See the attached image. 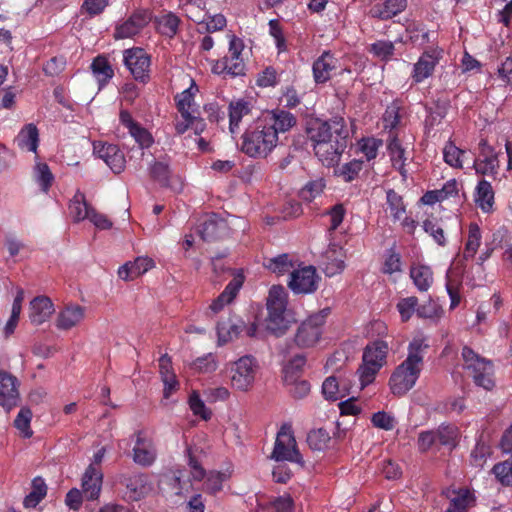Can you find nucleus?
I'll list each match as a JSON object with an SVG mask.
<instances>
[{
	"label": "nucleus",
	"instance_id": "nucleus-56",
	"mask_svg": "<svg viewBox=\"0 0 512 512\" xmlns=\"http://www.w3.org/2000/svg\"><path fill=\"white\" fill-rule=\"evenodd\" d=\"M307 442L313 450L321 451L328 447L330 435L324 429L312 430L307 436Z\"/></svg>",
	"mask_w": 512,
	"mask_h": 512
},
{
	"label": "nucleus",
	"instance_id": "nucleus-46",
	"mask_svg": "<svg viewBox=\"0 0 512 512\" xmlns=\"http://www.w3.org/2000/svg\"><path fill=\"white\" fill-rule=\"evenodd\" d=\"M47 493V486L44 480L36 477L32 481V490L24 499V506L27 508L36 507Z\"/></svg>",
	"mask_w": 512,
	"mask_h": 512
},
{
	"label": "nucleus",
	"instance_id": "nucleus-20",
	"mask_svg": "<svg viewBox=\"0 0 512 512\" xmlns=\"http://www.w3.org/2000/svg\"><path fill=\"white\" fill-rule=\"evenodd\" d=\"M153 490L149 476L143 473L131 476L126 483V496L132 501H139Z\"/></svg>",
	"mask_w": 512,
	"mask_h": 512
},
{
	"label": "nucleus",
	"instance_id": "nucleus-40",
	"mask_svg": "<svg viewBox=\"0 0 512 512\" xmlns=\"http://www.w3.org/2000/svg\"><path fill=\"white\" fill-rule=\"evenodd\" d=\"M388 151L391 158V162L394 168H396L403 178L407 177V170L405 169L406 165V151L402 147L401 143L397 138H393L390 140L388 144Z\"/></svg>",
	"mask_w": 512,
	"mask_h": 512
},
{
	"label": "nucleus",
	"instance_id": "nucleus-30",
	"mask_svg": "<svg viewBox=\"0 0 512 512\" xmlns=\"http://www.w3.org/2000/svg\"><path fill=\"white\" fill-rule=\"evenodd\" d=\"M226 228L227 224L222 218L211 214L201 223L199 233L203 240H212L221 237Z\"/></svg>",
	"mask_w": 512,
	"mask_h": 512
},
{
	"label": "nucleus",
	"instance_id": "nucleus-28",
	"mask_svg": "<svg viewBox=\"0 0 512 512\" xmlns=\"http://www.w3.org/2000/svg\"><path fill=\"white\" fill-rule=\"evenodd\" d=\"M407 0H384L370 9V15L381 20H388L405 10Z\"/></svg>",
	"mask_w": 512,
	"mask_h": 512
},
{
	"label": "nucleus",
	"instance_id": "nucleus-9",
	"mask_svg": "<svg viewBox=\"0 0 512 512\" xmlns=\"http://www.w3.org/2000/svg\"><path fill=\"white\" fill-rule=\"evenodd\" d=\"M123 63L136 81L148 82L151 60L144 49L134 47L124 50Z\"/></svg>",
	"mask_w": 512,
	"mask_h": 512
},
{
	"label": "nucleus",
	"instance_id": "nucleus-5",
	"mask_svg": "<svg viewBox=\"0 0 512 512\" xmlns=\"http://www.w3.org/2000/svg\"><path fill=\"white\" fill-rule=\"evenodd\" d=\"M226 371L231 387L237 391L247 392L255 382L258 362L254 357L245 355L236 361L229 362L226 365Z\"/></svg>",
	"mask_w": 512,
	"mask_h": 512
},
{
	"label": "nucleus",
	"instance_id": "nucleus-13",
	"mask_svg": "<svg viewBox=\"0 0 512 512\" xmlns=\"http://www.w3.org/2000/svg\"><path fill=\"white\" fill-rule=\"evenodd\" d=\"M86 308L76 303H70L56 313L54 325L60 331H70L84 321Z\"/></svg>",
	"mask_w": 512,
	"mask_h": 512
},
{
	"label": "nucleus",
	"instance_id": "nucleus-55",
	"mask_svg": "<svg viewBox=\"0 0 512 512\" xmlns=\"http://www.w3.org/2000/svg\"><path fill=\"white\" fill-rule=\"evenodd\" d=\"M231 476V472L229 470L224 472H216L212 471L208 474L205 489L207 492L211 494H216L222 489V484L226 480H228Z\"/></svg>",
	"mask_w": 512,
	"mask_h": 512
},
{
	"label": "nucleus",
	"instance_id": "nucleus-42",
	"mask_svg": "<svg viewBox=\"0 0 512 512\" xmlns=\"http://www.w3.org/2000/svg\"><path fill=\"white\" fill-rule=\"evenodd\" d=\"M288 293L283 286H272L267 298L268 311H286Z\"/></svg>",
	"mask_w": 512,
	"mask_h": 512
},
{
	"label": "nucleus",
	"instance_id": "nucleus-22",
	"mask_svg": "<svg viewBox=\"0 0 512 512\" xmlns=\"http://www.w3.org/2000/svg\"><path fill=\"white\" fill-rule=\"evenodd\" d=\"M17 147L23 152H31L37 156L40 137L39 130L35 124L24 125L14 139Z\"/></svg>",
	"mask_w": 512,
	"mask_h": 512
},
{
	"label": "nucleus",
	"instance_id": "nucleus-36",
	"mask_svg": "<svg viewBox=\"0 0 512 512\" xmlns=\"http://www.w3.org/2000/svg\"><path fill=\"white\" fill-rule=\"evenodd\" d=\"M251 112L249 102L239 99L229 104V130L231 134L238 132L242 118Z\"/></svg>",
	"mask_w": 512,
	"mask_h": 512
},
{
	"label": "nucleus",
	"instance_id": "nucleus-31",
	"mask_svg": "<svg viewBox=\"0 0 512 512\" xmlns=\"http://www.w3.org/2000/svg\"><path fill=\"white\" fill-rule=\"evenodd\" d=\"M242 284V276H237L232 281H230L225 287L224 291L215 300H213L209 307L210 310L213 313H218L227 304L231 303L232 300L236 297L237 293L239 292Z\"/></svg>",
	"mask_w": 512,
	"mask_h": 512
},
{
	"label": "nucleus",
	"instance_id": "nucleus-38",
	"mask_svg": "<svg viewBox=\"0 0 512 512\" xmlns=\"http://www.w3.org/2000/svg\"><path fill=\"white\" fill-rule=\"evenodd\" d=\"M91 70L99 88L105 86L114 76V70L109 61L104 56H97L92 64Z\"/></svg>",
	"mask_w": 512,
	"mask_h": 512
},
{
	"label": "nucleus",
	"instance_id": "nucleus-44",
	"mask_svg": "<svg viewBox=\"0 0 512 512\" xmlns=\"http://www.w3.org/2000/svg\"><path fill=\"white\" fill-rule=\"evenodd\" d=\"M482 242V233L476 223L468 227V234L464 245L465 258H474Z\"/></svg>",
	"mask_w": 512,
	"mask_h": 512
},
{
	"label": "nucleus",
	"instance_id": "nucleus-54",
	"mask_svg": "<svg viewBox=\"0 0 512 512\" xmlns=\"http://www.w3.org/2000/svg\"><path fill=\"white\" fill-rule=\"evenodd\" d=\"M306 364V358L302 354L295 355L284 366V381H292L294 377L298 378L299 373L302 371Z\"/></svg>",
	"mask_w": 512,
	"mask_h": 512
},
{
	"label": "nucleus",
	"instance_id": "nucleus-24",
	"mask_svg": "<svg viewBox=\"0 0 512 512\" xmlns=\"http://www.w3.org/2000/svg\"><path fill=\"white\" fill-rule=\"evenodd\" d=\"M153 259L149 257H137L134 261H130L119 267L118 276L122 280H133L154 267Z\"/></svg>",
	"mask_w": 512,
	"mask_h": 512
},
{
	"label": "nucleus",
	"instance_id": "nucleus-14",
	"mask_svg": "<svg viewBox=\"0 0 512 512\" xmlns=\"http://www.w3.org/2000/svg\"><path fill=\"white\" fill-rule=\"evenodd\" d=\"M132 452L133 461L143 467L153 465L157 458L154 442L144 431L135 433V444Z\"/></svg>",
	"mask_w": 512,
	"mask_h": 512
},
{
	"label": "nucleus",
	"instance_id": "nucleus-16",
	"mask_svg": "<svg viewBox=\"0 0 512 512\" xmlns=\"http://www.w3.org/2000/svg\"><path fill=\"white\" fill-rule=\"evenodd\" d=\"M19 381L12 374L0 370V406L6 411L16 407L20 400Z\"/></svg>",
	"mask_w": 512,
	"mask_h": 512
},
{
	"label": "nucleus",
	"instance_id": "nucleus-63",
	"mask_svg": "<svg viewBox=\"0 0 512 512\" xmlns=\"http://www.w3.org/2000/svg\"><path fill=\"white\" fill-rule=\"evenodd\" d=\"M405 42H411L415 46H423L429 42V33L421 27H409L406 30Z\"/></svg>",
	"mask_w": 512,
	"mask_h": 512
},
{
	"label": "nucleus",
	"instance_id": "nucleus-59",
	"mask_svg": "<svg viewBox=\"0 0 512 512\" xmlns=\"http://www.w3.org/2000/svg\"><path fill=\"white\" fill-rule=\"evenodd\" d=\"M324 187L325 183L322 179L313 180L301 189L300 197L302 200L310 202L323 192Z\"/></svg>",
	"mask_w": 512,
	"mask_h": 512
},
{
	"label": "nucleus",
	"instance_id": "nucleus-51",
	"mask_svg": "<svg viewBox=\"0 0 512 512\" xmlns=\"http://www.w3.org/2000/svg\"><path fill=\"white\" fill-rule=\"evenodd\" d=\"M191 367L198 373H212L218 367L216 355L213 353H207L201 357H198L192 362Z\"/></svg>",
	"mask_w": 512,
	"mask_h": 512
},
{
	"label": "nucleus",
	"instance_id": "nucleus-12",
	"mask_svg": "<svg viewBox=\"0 0 512 512\" xmlns=\"http://www.w3.org/2000/svg\"><path fill=\"white\" fill-rule=\"evenodd\" d=\"M442 57L443 50L437 46L425 50L413 65L411 72L412 81L419 84L431 77Z\"/></svg>",
	"mask_w": 512,
	"mask_h": 512
},
{
	"label": "nucleus",
	"instance_id": "nucleus-1",
	"mask_svg": "<svg viewBox=\"0 0 512 512\" xmlns=\"http://www.w3.org/2000/svg\"><path fill=\"white\" fill-rule=\"evenodd\" d=\"M429 345L424 336H415L408 344L406 358L394 369L389 379L393 395L403 396L410 391L420 377L424 357Z\"/></svg>",
	"mask_w": 512,
	"mask_h": 512
},
{
	"label": "nucleus",
	"instance_id": "nucleus-39",
	"mask_svg": "<svg viewBox=\"0 0 512 512\" xmlns=\"http://www.w3.org/2000/svg\"><path fill=\"white\" fill-rule=\"evenodd\" d=\"M92 208L87 203L84 193L77 191L70 201L69 214L75 222H80L87 219Z\"/></svg>",
	"mask_w": 512,
	"mask_h": 512
},
{
	"label": "nucleus",
	"instance_id": "nucleus-53",
	"mask_svg": "<svg viewBox=\"0 0 512 512\" xmlns=\"http://www.w3.org/2000/svg\"><path fill=\"white\" fill-rule=\"evenodd\" d=\"M31 419L32 411L27 407H23L20 409L14 420V425L16 429L25 438H29L32 436V430L30 428Z\"/></svg>",
	"mask_w": 512,
	"mask_h": 512
},
{
	"label": "nucleus",
	"instance_id": "nucleus-58",
	"mask_svg": "<svg viewBox=\"0 0 512 512\" xmlns=\"http://www.w3.org/2000/svg\"><path fill=\"white\" fill-rule=\"evenodd\" d=\"M189 407L195 416H199L203 420L211 417V411L206 407L198 392L193 391L189 396Z\"/></svg>",
	"mask_w": 512,
	"mask_h": 512
},
{
	"label": "nucleus",
	"instance_id": "nucleus-49",
	"mask_svg": "<svg viewBox=\"0 0 512 512\" xmlns=\"http://www.w3.org/2000/svg\"><path fill=\"white\" fill-rule=\"evenodd\" d=\"M417 307L418 298L415 296L401 298L396 304L402 322L409 321L415 313L417 314Z\"/></svg>",
	"mask_w": 512,
	"mask_h": 512
},
{
	"label": "nucleus",
	"instance_id": "nucleus-8",
	"mask_svg": "<svg viewBox=\"0 0 512 512\" xmlns=\"http://www.w3.org/2000/svg\"><path fill=\"white\" fill-rule=\"evenodd\" d=\"M308 138L312 146L317 143H325L340 136L347 135L343 119L334 118L329 121L316 120L307 129Z\"/></svg>",
	"mask_w": 512,
	"mask_h": 512
},
{
	"label": "nucleus",
	"instance_id": "nucleus-10",
	"mask_svg": "<svg viewBox=\"0 0 512 512\" xmlns=\"http://www.w3.org/2000/svg\"><path fill=\"white\" fill-rule=\"evenodd\" d=\"M319 280L314 266H303L291 272L288 286L295 294H312L317 290Z\"/></svg>",
	"mask_w": 512,
	"mask_h": 512
},
{
	"label": "nucleus",
	"instance_id": "nucleus-37",
	"mask_svg": "<svg viewBox=\"0 0 512 512\" xmlns=\"http://www.w3.org/2000/svg\"><path fill=\"white\" fill-rule=\"evenodd\" d=\"M155 28L161 35L173 38L179 28L180 19L172 12H167L154 18Z\"/></svg>",
	"mask_w": 512,
	"mask_h": 512
},
{
	"label": "nucleus",
	"instance_id": "nucleus-2",
	"mask_svg": "<svg viewBox=\"0 0 512 512\" xmlns=\"http://www.w3.org/2000/svg\"><path fill=\"white\" fill-rule=\"evenodd\" d=\"M278 144V136L272 127L262 120L243 134L242 151L250 157L264 158Z\"/></svg>",
	"mask_w": 512,
	"mask_h": 512
},
{
	"label": "nucleus",
	"instance_id": "nucleus-18",
	"mask_svg": "<svg viewBox=\"0 0 512 512\" xmlns=\"http://www.w3.org/2000/svg\"><path fill=\"white\" fill-rule=\"evenodd\" d=\"M54 313V303L47 296H37L29 303L28 318L32 325L44 324Z\"/></svg>",
	"mask_w": 512,
	"mask_h": 512
},
{
	"label": "nucleus",
	"instance_id": "nucleus-61",
	"mask_svg": "<svg viewBox=\"0 0 512 512\" xmlns=\"http://www.w3.org/2000/svg\"><path fill=\"white\" fill-rule=\"evenodd\" d=\"M490 455V447L484 443H477L471 452L470 463L476 468H482Z\"/></svg>",
	"mask_w": 512,
	"mask_h": 512
},
{
	"label": "nucleus",
	"instance_id": "nucleus-4",
	"mask_svg": "<svg viewBox=\"0 0 512 512\" xmlns=\"http://www.w3.org/2000/svg\"><path fill=\"white\" fill-rule=\"evenodd\" d=\"M328 313V309L321 310L309 315L299 323L294 334V343L297 347L302 349L313 348L320 342L325 330Z\"/></svg>",
	"mask_w": 512,
	"mask_h": 512
},
{
	"label": "nucleus",
	"instance_id": "nucleus-33",
	"mask_svg": "<svg viewBox=\"0 0 512 512\" xmlns=\"http://www.w3.org/2000/svg\"><path fill=\"white\" fill-rule=\"evenodd\" d=\"M150 174L163 187H170L175 191L182 188V182L179 178L170 180L169 168L165 163L155 162L150 167Z\"/></svg>",
	"mask_w": 512,
	"mask_h": 512
},
{
	"label": "nucleus",
	"instance_id": "nucleus-50",
	"mask_svg": "<svg viewBox=\"0 0 512 512\" xmlns=\"http://www.w3.org/2000/svg\"><path fill=\"white\" fill-rule=\"evenodd\" d=\"M437 441L444 446L454 447L459 437L458 428L454 425H441L436 431Z\"/></svg>",
	"mask_w": 512,
	"mask_h": 512
},
{
	"label": "nucleus",
	"instance_id": "nucleus-43",
	"mask_svg": "<svg viewBox=\"0 0 512 512\" xmlns=\"http://www.w3.org/2000/svg\"><path fill=\"white\" fill-rule=\"evenodd\" d=\"M450 497V505L445 512H466L467 508L474 503V496L467 489L455 491Z\"/></svg>",
	"mask_w": 512,
	"mask_h": 512
},
{
	"label": "nucleus",
	"instance_id": "nucleus-64",
	"mask_svg": "<svg viewBox=\"0 0 512 512\" xmlns=\"http://www.w3.org/2000/svg\"><path fill=\"white\" fill-rule=\"evenodd\" d=\"M496 478L504 485H512V462L505 461L493 467Z\"/></svg>",
	"mask_w": 512,
	"mask_h": 512
},
{
	"label": "nucleus",
	"instance_id": "nucleus-32",
	"mask_svg": "<svg viewBox=\"0 0 512 512\" xmlns=\"http://www.w3.org/2000/svg\"><path fill=\"white\" fill-rule=\"evenodd\" d=\"M475 203L484 212L490 213L494 205V191L490 182L481 180L476 186Z\"/></svg>",
	"mask_w": 512,
	"mask_h": 512
},
{
	"label": "nucleus",
	"instance_id": "nucleus-7",
	"mask_svg": "<svg viewBox=\"0 0 512 512\" xmlns=\"http://www.w3.org/2000/svg\"><path fill=\"white\" fill-rule=\"evenodd\" d=\"M272 458L276 461H290L297 464L303 463L290 425L285 424L278 431Z\"/></svg>",
	"mask_w": 512,
	"mask_h": 512
},
{
	"label": "nucleus",
	"instance_id": "nucleus-29",
	"mask_svg": "<svg viewBox=\"0 0 512 512\" xmlns=\"http://www.w3.org/2000/svg\"><path fill=\"white\" fill-rule=\"evenodd\" d=\"M410 278L419 292L428 291L434 281L431 267L423 263H413L411 265Z\"/></svg>",
	"mask_w": 512,
	"mask_h": 512
},
{
	"label": "nucleus",
	"instance_id": "nucleus-17",
	"mask_svg": "<svg viewBox=\"0 0 512 512\" xmlns=\"http://www.w3.org/2000/svg\"><path fill=\"white\" fill-rule=\"evenodd\" d=\"M479 157L473 160V168L477 174L495 176L498 172L499 161L494 149L485 139L479 142Z\"/></svg>",
	"mask_w": 512,
	"mask_h": 512
},
{
	"label": "nucleus",
	"instance_id": "nucleus-35",
	"mask_svg": "<svg viewBox=\"0 0 512 512\" xmlns=\"http://www.w3.org/2000/svg\"><path fill=\"white\" fill-rule=\"evenodd\" d=\"M32 175L34 181L40 187L41 191L48 193L54 182V175L51 172L48 164L40 161L38 156L36 157V161L33 166Z\"/></svg>",
	"mask_w": 512,
	"mask_h": 512
},
{
	"label": "nucleus",
	"instance_id": "nucleus-23",
	"mask_svg": "<svg viewBox=\"0 0 512 512\" xmlns=\"http://www.w3.org/2000/svg\"><path fill=\"white\" fill-rule=\"evenodd\" d=\"M345 253L341 246L331 244L324 253V273L332 277L341 273L345 268Z\"/></svg>",
	"mask_w": 512,
	"mask_h": 512
},
{
	"label": "nucleus",
	"instance_id": "nucleus-62",
	"mask_svg": "<svg viewBox=\"0 0 512 512\" xmlns=\"http://www.w3.org/2000/svg\"><path fill=\"white\" fill-rule=\"evenodd\" d=\"M371 422L374 427L386 431L392 430L396 424L395 418L385 411L374 413L371 417Z\"/></svg>",
	"mask_w": 512,
	"mask_h": 512
},
{
	"label": "nucleus",
	"instance_id": "nucleus-21",
	"mask_svg": "<svg viewBox=\"0 0 512 512\" xmlns=\"http://www.w3.org/2000/svg\"><path fill=\"white\" fill-rule=\"evenodd\" d=\"M263 121L274 129L275 135L289 131L296 124V117L283 109H274L264 116Z\"/></svg>",
	"mask_w": 512,
	"mask_h": 512
},
{
	"label": "nucleus",
	"instance_id": "nucleus-19",
	"mask_svg": "<svg viewBox=\"0 0 512 512\" xmlns=\"http://www.w3.org/2000/svg\"><path fill=\"white\" fill-rule=\"evenodd\" d=\"M103 483V473L100 468L89 465L82 478L81 488L87 500H97L100 496Z\"/></svg>",
	"mask_w": 512,
	"mask_h": 512
},
{
	"label": "nucleus",
	"instance_id": "nucleus-26",
	"mask_svg": "<svg viewBox=\"0 0 512 512\" xmlns=\"http://www.w3.org/2000/svg\"><path fill=\"white\" fill-rule=\"evenodd\" d=\"M244 43L235 35L230 36L228 56L224 57L229 62L231 76H238L244 73L245 65L242 57Z\"/></svg>",
	"mask_w": 512,
	"mask_h": 512
},
{
	"label": "nucleus",
	"instance_id": "nucleus-52",
	"mask_svg": "<svg viewBox=\"0 0 512 512\" xmlns=\"http://www.w3.org/2000/svg\"><path fill=\"white\" fill-rule=\"evenodd\" d=\"M239 326L231 320L223 321L217 325L218 345H224L239 334Z\"/></svg>",
	"mask_w": 512,
	"mask_h": 512
},
{
	"label": "nucleus",
	"instance_id": "nucleus-34",
	"mask_svg": "<svg viewBox=\"0 0 512 512\" xmlns=\"http://www.w3.org/2000/svg\"><path fill=\"white\" fill-rule=\"evenodd\" d=\"M346 381L347 379L345 378H341L339 380L335 376L326 378L322 384V392L325 398L329 400H337L349 393Z\"/></svg>",
	"mask_w": 512,
	"mask_h": 512
},
{
	"label": "nucleus",
	"instance_id": "nucleus-3",
	"mask_svg": "<svg viewBox=\"0 0 512 512\" xmlns=\"http://www.w3.org/2000/svg\"><path fill=\"white\" fill-rule=\"evenodd\" d=\"M388 351V343L383 340L373 341L364 348L362 364L357 370L360 390L370 385L381 368L386 365Z\"/></svg>",
	"mask_w": 512,
	"mask_h": 512
},
{
	"label": "nucleus",
	"instance_id": "nucleus-11",
	"mask_svg": "<svg viewBox=\"0 0 512 512\" xmlns=\"http://www.w3.org/2000/svg\"><path fill=\"white\" fill-rule=\"evenodd\" d=\"M152 20L151 12L147 9L134 11L127 19L116 24L115 39L133 38L138 35Z\"/></svg>",
	"mask_w": 512,
	"mask_h": 512
},
{
	"label": "nucleus",
	"instance_id": "nucleus-60",
	"mask_svg": "<svg viewBox=\"0 0 512 512\" xmlns=\"http://www.w3.org/2000/svg\"><path fill=\"white\" fill-rule=\"evenodd\" d=\"M265 266L272 272L282 275L287 273L292 268V264L289 261L287 254H282L277 257L271 258L267 261Z\"/></svg>",
	"mask_w": 512,
	"mask_h": 512
},
{
	"label": "nucleus",
	"instance_id": "nucleus-47",
	"mask_svg": "<svg viewBox=\"0 0 512 512\" xmlns=\"http://www.w3.org/2000/svg\"><path fill=\"white\" fill-rule=\"evenodd\" d=\"M470 259L465 258V252L462 255H457L447 270L446 281L462 284V278L466 271V262Z\"/></svg>",
	"mask_w": 512,
	"mask_h": 512
},
{
	"label": "nucleus",
	"instance_id": "nucleus-25",
	"mask_svg": "<svg viewBox=\"0 0 512 512\" xmlns=\"http://www.w3.org/2000/svg\"><path fill=\"white\" fill-rule=\"evenodd\" d=\"M338 59L330 52L325 51L313 63V77L316 83L327 82L332 72L337 68Z\"/></svg>",
	"mask_w": 512,
	"mask_h": 512
},
{
	"label": "nucleus",
	"instance_id": "nucleus-41",
	"mask_svg": "<svg viewBox=\"0 0 512 512\" xmlns=\"http://www.w3.org/2000/svg\"><path fill=\"white\" fill-rule=\"evenodd\" d=\"M288 311H268L266 319L267 329L276 335L283 334L289 327Z\"/></svg>",
	"mask_w": 512,
	"mask_h": 512
},
{
	"label": "nucleus",
	"instance_id": "nucleus-48",
	"mask_svg": "<svg viewBox=\"0 0 512 512\" xmlns=\"http://www.w3.org/2000/svg\"><path fill=\"white\" fill-rule=\"evenodd\" d=\"M466 151L459 149L452 142L445 145L443 149L444 161L454 168H462Z\"/></svg>",
	"mask_w": 512,
	"mask_h": 512
},
{
	"label": "nucleus",
	"instance_id": "nucleus-15",
	"mask_svg": "<svg viewBox=\"0 0 512 512\" xmlns=\"http://www.w3.org/2000/svg\"><path fill=\"white\" fill-rule=\"evenodd\" d=\"M347 135L340 136L325 143L314 144V153L317 158L327 167L336 165L346 148Z\"/></svg>",
	"mask_w": 512,
	"mask_h": 512
},
{
	"label": "nucleus",
	"instance_id": "nucleus-45",
	"mask_svg": "<svg viewBox=\"0 0 512 512\" xmlns=\"http://www.w3.org/2000/svg\"><path fill=\"white\" fill-rule=\"evenodd\" d=\"M386 204L387 210L394 221H400L406 213V205L403 202L402 196L390 189L386 192Z\"/></svg>",
	"mask_w": 512,
	"mask_h": 512
},
{
	"label": "nucleus",
	"instance_id": "nucleus-27",
	"mask_svg": "<svg viewBox=\"0 0 512 512\" xmlns=\"http://www.w3.org/2000/svg\"><path fill=\"white\" fill-rule=\"evenodd\" d=\"M199 88L193 79H190V85L187 89L177 94L175 97L177 109L181 117H188L189 114H194L198 111L195 103V95L198 93Z\"/></svg>",
	"mask_w": 512,
	"mask_h": 512
},
{
	"label": "nucleus",
	"instance_id": "nucleus-6",
	"mask_svg": "<svg viewBox=\"0 0 512 512\" xmlns=\"http://www.w3.org/2000/svg\"><path fill=\"white\" fill-rule=\"evenodd\" d=\"M462 358L464 368L473 378L474 383L485 390H491L494 387V369L491 361L481 357L467 346L462 349Z\"/></svg>",
	"mask_w": 512,
	"mask_h": 512
},
{
	"label": "nucleus",
	"instance_id": "nucleus-57",
	"mask_svg": "<svg viewBox=\"0 0 512 512\" xmlns=\"http://www.w3.org/2000/svg\"><path fill=\"white\" fill-rule=\"evenodd\" d=\"M423 229L426 233H428L434 241L440 245L445 246L447 243V239L444 233L443 228L438 224L436 219H426L423 222Z\"/></svg>",
	"mask_w": 512,
	"mask_h": 512
}]
</instances>
